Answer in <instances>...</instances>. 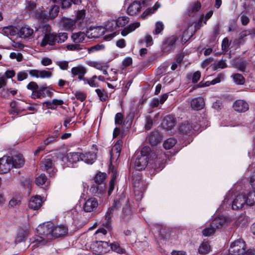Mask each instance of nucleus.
<instances>
[{"label":"nucleus","instance_id":"f3484780","mask_svg":"<svg viewBox=\"0 0 255 255\" xmlns=\"http://www.w3.org/2000/svg\"><path fill=\"white\" fill-rule=\"evenodd\" d=\"M234 109L238 112H245L249 110L248 104L244 100H238L233 104Z\"/></svg>","mask_w":255,"mask_h":255},{"label":"nucleus","instance_id":"49530a36","mask_svg":"<svg viewBox=\"0 0 255 255\" xmlns=\"http://www.w3.org/2000/svg\"><path fill=\"white\" fill-rule=\"evenodd\" d=\"M97 29L93 28L88 30L85 33L86 35V37L88 38H97L99 37V35L96 32Z\"/></svg>","mask_w":255,"mask_h":255},{"label":"nucleus","instance_id":"603ef678","mask_svg":"<svg viewBox=\"0 0 255 255\" xmlns=\"http://www.w3.org/2000/svg\"><path fill=\"white\" fill-rule=\"evenodd\" d=\"M215 229L213 227L211 226V225L210 224L209 227L205 228L203 230L202 233L204 236L207 237L213 235L215 233Z\"/></svg>","mask_w":255,"mask_h":255},{"label":"nucleus","instance_id":"f8f14e48","mask_svg":"<svg viewBox=\"0 0 255 255\" xmlns=\"http://www.w3.org/2000/svg\"><path fill=\"white\" fill-rule=\"evenodd\" d=\"M178 38L175 36H171L167 38L162 45V49L163 52H166L171 50L173 47Z\"/></svg>","mask_w":255,"mask_h":255},{"label":"nucleus","instance_id":"a19ab883","mask_svg":"<svg viewBox=\"0 0 255 255\" xmlns=\"http://www.w3.org/2000/svg\"><path fill=\"white\" fill-rule=\"evenodd\" d=\"M36 17L42 21H47L50 19L48 13L45 10H41L36 13Z\"/></svg>","mask_w":255,"mask_h":255},{"label":"nucleus","instance_id":"423d86ee","mask_svg":"<svg viewBox=\"0 0 255 255\" xmlns=\"http://www.w3.org/2000/svg\"><path fill=\"white\" fill-rule=\"evenodd\" d=\"M15 161L10 156L4 155L0 158V174L8 172L12 167L16 168Z\"/></svg>","mask_w":255,"mask_h":255},{"label":"nucleus","instance_id":"c03bdc74","mask_svg":"<svg viewBox=\"0 0 255 255\" xmlns=\"http://www.w3.org/2000/svg\"><path fill=\"white\" fill-rule=\"evenodd\" d=\"M28 229L26 226L25 227L24 230H22L21 231H19L18 236H17V242H21L25 240L26 237L27 235Z\"/></svg>","mask_w":255,"mask_h":255},{"label":"nucleus","instance_id":"69168bd1","mask_svg":"<svg viewBox=\"0 0 255 255\" xmlns=\"http://www.w3.org/2000/svg\"><path fill=\"white\" fill-rule=\"evenodd\" d=\"M75 96L77 100L81 102L84 101L87 97L86 94L83 92H76L75 94Z\"/></svg>","mask_w":255,"mask_h":255},{"label":"nucleus","instance_id":"ea45409f","mask_svg":"<svg viewBox=\"0 0 255 255\" xmlns=\"http://www.w3.org/2000/svg\"><path fill=\"white\" fill-rule=\"evenodd\" d=\"M15 28L16 27L13 26H8L4 27L2 28V31L3 33L7 36H14L16 35V30H15Z\"/></svg>","mask_w":255,"mask_h":255},{"label":"nucleus","instance_id":"4468645a","mask_svg":"<svg viewBox=\"0 0 255 255\" xmlns=\"http://www.w3.org/2000/svg\"><path fill=\"white\" fill-rule=\"evenodd\" d=\"M246 197L245 195H238L233 201L232 209L233 210H239L242 209L246 204Z\"/></svg>","mask_w":255,"mask_h":255},{"label":"nucleus","instance_id":"774afa93","mask_svg":"<svg viewBox=\"0 0 255 255\" xmlns=\"http://www.w3.org/2000/svg\"><path fill=\"white\" fill-rule=\"evenodd\" d=\"M28 77V74L26 71H23L19 72L17 74V80L18 81H22L24 79H26Z\"/></svg>","mask_w":255,"mask_h":255},{"label":"nucleus","instance_id":"6e6d98bb","mask_svg":"<svg viewBox=\"0 0 255 255\" xmlns=\"http://www.w3.org/2000/svg\"><path fill=\"white\" fill-rule=\"evenodd\" d=\"M164 25L162 22H157L155 23V28L153 32L154 34H158L163 30Z\"/></svg>","mask_w":255,"mask_h":255},{"label":"nucleus","instance_id":"3c124183","mask_svg":"<svg viewBox=\"0 0 255 255\" xmlns=\"http://www.w3.org/2000/svg\"><path fill=\"white\" fill-rule=\"evenodd\" d=\"M47 178L44 174H41L35 179V183L39 186L43 185L47 181Z\"/></svg>","mask_w":255,"mask_h":255},{"label":"nucleus","instance_id":"b1692460","mask_svg":"<svg viewBox=\"0 0 255 255\" xmlns=\"http://www.w3.org/2000/svg\"><path fill=\"white\" fill-rule=\"evenodd\" d=\"M33 33V29L28 26L21 27L19 32L17 33L21 38H27L30 37Z\"/></svg>","mask_w":255,"mask_h":255},{"label":"nucleus","instance_id":"4d7b16f0","mask_svg":"<svg viewBox=\"0 0 255 255\" xmlns=\"http://www.w3.org/2000/svg\"><path fill=\"white\" fill-rule=\"evenodd\" d=\"M140 43H142L143 42L146 43V46H150L153 44L152 38L151 35L149 34H146L143 39H141L139 41Z\"/></svg>","mask_w":255,"mask_h":255},{"label":"nucleus","instance_id":"bb28decb","mask_svg":"<svg viewBox=\"0 0 255 255\" xmlns=\"http://www.w3.org/2000/svg\"><path fill=\"white\" fill-rule=\"evenodd\" d=\"M140 26V23L138 22H134L130 24L128 26L125 27L121 32V34L123 36L127 35L128 33L134 31L136 28Z\"/></svg>","mask_w":255,"mask_h":255},{"label":"nucleus","instance_id":"6e6552de","mask_svg":"<svg viewBox=\"0 0 255 255\" xmlns=\"http://www.w3.org/2000/svg\"><path fill=\"white\" fill-rule=\"evenodd\" d=\"M54 161L51 156H47L42 161L41 168L43 170L46 171L49 174H53L54 172Z\"/></svg>","mask_w":255,"mask_h":255},{"label":"nucleus","instance_id":"5fc2aeb1","mask_svg":"<svg viewBox=\"0 0 255 255\" xmlns=\"http://www.w3.org/2000/svg\"><path fill=\"white\" fill-rule=\"evenodd\" d=\"M66 48L70 51H78L83 49L82 46L79 43L68 44Z\"/></svg>","mask_w":255,"mask_h":255},{"label":"nucleus","instance_id":"5701e85b","mask_svg":"<svg viewBox=\"0 0 255 255\" xmlns=\"http://www.w3.org/2000/svg\"><path fill=\"white\" fill-rule=\"evenodd\" d=\"M64 104L62 100L54 99L51 101H46L43 103V105L48 109L55 110L58 106H61Z\"/></svg>","mask_w":255,"mask_h":255},{"label":"nucleus","instance_id":"393cba45","mask_svg":"<svg viewBox=\"0 0 255 255\" xmlns=\"http://www.w3.org/2000/svg\"><path fill=\"white\" fill-rule=\"evenodd\" d=\"M86 35L84 32L79 31L73 33L71 35V39L75 43L82 42L85 39Z\"/></svg>","mask_w":255,"mask_h":255},{"label":"nucleus","instance_id":"2f4dec72","mask_svg":"<svg viewBox=\"0 0 255 255\" xmlns=\"http://www.w3.org/2000/svg\"><path fill=\"white\" fill-rule=\"evenodd\" d=\"M110 245V250L111 249L113 251L116 252L118 254H125L126 253V250L125 249L123 248L119 243L114 242Z\"/></svg>","mask_w":255,"mask_h":255},{"label":"nucleus","instance_id":"680f3d73","mask_svg":"<svg viewBox=\"0 0 255 255\" xmlns=\"http://www.w3.org/2000/svg\"><path fill=\"white\" fill-rule=\"evenodd\" d=\"M120 152L117 151H113V150H111L110 151V155H111V162H116L119 159L120 155Z\"/></svg>","mask_w":255,"mask_h":255},{"label":"nucleus","instance_id":"f704fd0d","mask_svg":"<svg viewBox=\"0 0 255 255\" xmlns=\"http://www.w3.org/2000/svg\"><path fill=\"white\" fill-rule=\"evenodd\" d=\"M234 67L241 72H244L247 67V63L244 60H237L234 62Z\"/></svg>","mask_w":255,"mask_h":255},{"label":"nucleus","instance_id":"052dcab7","mask_svg":"<svg viewBox=\"0 0 255 255\" xmlns=\"http://www.w3.org/2000/svg\"><path fill=\"white\" fill-rule=\"evenodd\" d=\"M123 145V141L122 140H118L115 145L113 146L111 150L121 153Z\"/></svg>","mask_w":255,"mask_h":255},{"label":"nucleus","instance_id":"13d9d810","mask_svg":"<svg viewBox=\"0 0 255 255\" xmlns=\"http://www.w3.org/2000/svg\"><path fill=\"white\" fill-rule=\"evenodd\" d=\"M54 3L60 2L63 8L69 7L71 4V0H52Z\"/></svg>","mask_w":255,"mask_h":255},{"label":"nucleus","instance_id":"0e129e2a","mask_svg":"<svg viewBox=\"0 0 255 255\" xmlns=\"http://www.w3.org/2000/svg\"><path fill=\"white\" fill-rule=\"evenodd\" d=\"M227 65L225 60H220L218 61L217 64L214 66L213 69L214 70H217L218 68L224 69L227 67Z\"/></svg>","mask_w":255,"mask_h":255},{"label":"nucleus","instance_id":"7ed1b4c3","mask_svg":"<svg viewBox=\"0 0 255 255\" xmlns=\"http://www.w3.org/2000/svg\"><path fill=\"white\" fill-rule=\"evenodd\" d=\"M68 38L67 32H52L49 34L44 35L40 43V46L44 47L47 45L55 46L57 44L64 43Z\"/></svg>","mask_w":255,"mask_h":255},{"label":"nucleus","instance_id":"c756f323","mask_svg":"<svg viewBox=\"0 0 255 255\" xmlns=\"http://www.w3.org/2000/svg\"><path fill=\"white\" fill-rule=\"evenodd\" d=\"M164 154H161L160 157H157L154 161V168L158 170H161L164 165Z\"/></svg>","mask_w":255,"mask_h":255},{"label":"nucleus","instance_id":"e2e57ef3","mask_svg":"<svg viewBox=\"0 0 255 255\" xmlns=\"http://www.w3.org/2000/svg\"><path fill=\"white\" fill-rule=\"evenodd\" d=\"M201 8V4L198 2H194L189 7V10L191 12H196L198 11Z\"/></svg>","mask_w":255,"mask_h":255},{"label":"nucleus","instance_id":"9d476101","mask_svg":"<svg viewBox=\"0 0 255 255\" xmlns=\"http://www.w3.org/2000/svg\"><path fill=\"white\" fill-rule=\"evenodd\" d=\"M106 191L105 184L94 183L90 188V192L94 196L101 197Z\"/></svg>","mask_w":255,"mask_h":255},{"label":"nucleus","instance_id":"c9c22d12","mask_svg":"<svg viewBox=\"0 0 255 255\" xmlns=\"http://www.w3.org/2000/svg\"><path fill=\"white\" fill-rule=\"evenodd\" d=\"M246 197L247 205L253 206L255 204V191L250 192Z\"/></svg>","mask_w":255,"mask_h":255},{"label":"nucleus","instance_id":"bf43d9fd","mask_svg":"<svg viewBox=\"0 0 255 255\" xmlns=\"http://www.w3.org/2000/svg\"><path fill=\"white\" fill-rule=\"evenodd\" d=\"M56 135H49L45 140H43V143L46 146L47 145L53 143L56 139Z\"/></svg>","mask_w":255,"mask_h":255},{"label":"nucleus","instance_id":"de8ad7c7","mask_svg":"<svg viewBox=\"0 0 255 255\" xmlns=\"http://www.w3.org/2000/svg\"><path fill=\"white\" fill-rule=\"evenodd\" d=\"M250 33L248 29L241 31L239 35L238 43L239 44H244L245 41L244 38L248 35H250Z\"/></svg>","mask_w":255,"mask_h":255},{"label":"nucleus","instance_id":"6ab92c4d","mask_svg":"<svg viewBox=\"0 0 255 255\" xmlns=\"http://www.w3.org/2000/svg\"><path fill=\"white\" fill-rule=\"evenodd\" d=\"M141 6L139 1H134L128 7L127 12L129 15H136L141 10Z\"/></svg>","mask_w":255,"mask_h":255},{"label":"nucleus","instance_id":"cd10ccee","mask_svg":"<svg viewBox=\"0 0 255 255\" xmlns=\"http://www.w3.org/2000/svg\"><path fill=\"white\" fill-rule=\"evenodd\" d=\"M46 90V87H40L34 91H32L31 97L34 99L44 98L45 97V90Z\"/></svg>","mask_w":255,"mask_h":255},{"label":"nucleus","instance_id":"a18cd8bd","mask_svg":"<svg viewBox=\"0 0 255 255\" xmlns=\"http://www.w3.org/2000/svg\"><path fill=\"white\" fill-rule=\"evenodd\" d=\"M159 7V4L157 3H155L153 7L147 8L142 13V16L143 17H145L147 15H151V14L153 13Z\"/></svg>","mask_w":255,"mask_h":255},{"label":"nucleus","instance_id":"1a4fd4ad","mask_svg":"<svg viewBox=\"0 0 255 255\" xmlns=\"http://www.w3.org/2000/svg\"><path fill=\"white\" fill-rule=\"evenodd\" d=\"M98 205L97 199L94 197H91L85 201L83 208L85 212H91L96 209Z\"/></svg>","mask_w":255,"mask_h":255},{"label":"nucleus","instance_id":"dca6fc26","mask_svg":"<svg viewBox=\"0 0 255 255\" xmlns=\"http://www.w3.org/2000/svg\"><path fill=\"white\" fill-rule=\"evenodd\" d=\"M61 24L65 30L72 31L76 27V19L63 18L61 20Z\"/></svg>","mask_w":255,"mask_h":255},{"label":"nucleus","instance_id":"338daca9","mask_svg":"<svg viewBox=\"0 0 255 255\" xmlns=\"http://www.w3.org/2000/svg\"><path fill=\"white\" fill-rule=\"evenodd\" d=\"M188 29H186L183 33V35L181 38V42L182 44L185 43L190 38L192 37V34H188Z\"/></svg>","mask_w":255,"mask_h":255},{"label":"nucleus","instance_id":"a878e982","mask_svg":"<svg viewBox=\"0 0 255 255\" xmlns=\"http://www.w3.org/2000/svg\"><path fill=\"white\" fill-rule=\"evenodd\" d=\"M108 231H110L108 230L105 227L98 229L94 235L95 241L104 240Z\"/></svg>","mask_w":255,"mask_h":255},{"label":"nucleus","instance_id":"79ce46f5","mask_svg":"<svg viewBox=\"0 0 255 255\" xmlns=\"http://www.w3.org/2000/svg\"><path fill=\"white\" fill-rule=\"evenodd\" d=\"M129 21V18L126 16L119 17L116 21L118 27H123L126 25Z\"/></svg>","mask_w":255,"mask_h":255},{"label":"nucleus","instance_id":"2eb2a0df","mask_svg":"<svg viewBox=\"0 0 255 255\" xmlns=\"http://www.w3.org/2000/svg\"><path fill=\"white\" fill-rule=\"evenodd\" d=\"M86 73L87 70L86 68L81 65L74 67L71 69L72 77H74L76 76H78V79L80 81L85 80L84 75Z\"/></svg>","mask_w":255,"mask_h":255},{"label":"nucleus","instance_id":"72a5a7b5","mask_svg":"<svg viewBox=\"0 0 255 255\" xmlns=\"http://www.w3.org/2000/svg\"><path fill=\"white\" fill-rule=\"evenodd\" d=\"M26 110L34 111L35 108L27 105L26 103H24L22 101L17 103V114L18 113V111H25Z\"/></svg>","mask_w":255,"mask_h":255},{"label":"nucleus","instance_id":"f257e3e1","mask_svg":"<svg viewBox=\"0 0 255 255\" xmlns=\"http://www.w3.org/2000/svg\"><path fill=\"white\" fill-rule=\"evenodd\" d=\"M36 230L40 235L39 238L44 242H49L53 239L63 238L68 232L67 226L63 224L55 226L50 222L40 225Z\"/></svg>","mask_w":255,"mask_h":255},{"label":"nucleus","instance_id":"aec40b11","mask_svg":"<svg viewBox=\"0 0 255 255\" xmlns=\"http://www.w3.org/2000/svg\"><path fill=\"white\" fill-rule=\"evenodd\" d=\"M191 107L194 110H200L204 108L205 102L202 97L193 99L190 102Z\"/></svg>","mask_w":255,"mask_h":255},{"label":"nucleus","instance_id":"58836bf2","mask_svg":"<svg viewBox=\"0 0 255 255\" xmlns=\"http://www.w3.org/2000/svg\"><path fill=\"white\" fill-rule=\"evenodd\" d=\"M59 11V7L58 6L54 5L51 6L48 13V16L50 17V19L55 18L58 14Z\"/></svg>","mask_w":255,"mask_h":255},{"label":"nucleus","instance_id":"e433bc0d","mask_svg":"<svg viewBox=\"0 0 255 255\" xmlns=\"http://www.w3.org/2000/svg\"><path fill=\"white\" fill-rule=\"evenodd\" d=\"M234 82L237 85H243L245 82V79L240 74L236 73L231 76Z\"/></svg>","mask_w":255,"mask_h":255},{"label":"nucleus","instance_id":"a211bd4d","mask_svg":"<svg viewBox=\"0 0 255 255\" xmlns=\"http://www.w3.org/2000/svg\"><path fill=\"white\" fill-rule=\"evenodd\" d=\"M42 200L40 196L36 195L32 197L28 203L29 208L34 210H38L42 205Z\"/></svg>","mask_w":255,"mask_h":255},{"label":"nucleus","instance_id":"09e8293b","mask_svg":"<svg viewBox=\"0 0 255 255\" xmlns=\"http://www.w3.org/2000/svg\"><path fill=\"white\" fill-rule=\"evenodd\" d=\"M88 65L98 70H102L103 68L105 67L104 63L95 61H88Z\"/></svg>","mask_w":255,"mask_h":255},{"label":"nucleus","instance_id":"4be33fe9","mask_svg":"<svg viewBox=\"0 0 255 255\" xmlns=\"http://www.w3.org/2000/svg\"><path fill=\"white\" fill-rule=\"evenodd\" d=\"M227 223V219L224 217H218L214 219L211 223V226L213 227L216 230L221 228L225 226Z\"/></svg>","mask_w":255,"mask_h":255},{"label":"nucleus","instance_id":"8fccbe9b","mask_svg":"<svg viewBox=\"0 0 255 255\" xmlns=\"http://www.w3.org/2000/svg\"><path fill=\"white\" fill-rule=\"evenodd\" d=\"M25 162V160L22 154L17 153V168L22 167Z\"/></svg>","mask_w":255,"mask_h":255},{"label":"nucleus","instance_id":"412c9836","mask_svg":"<svg viewBox=\"0 0 255 255\" xmlns=\"http://www.w3.org/2000/svg\"><path fill=\"white\" fill-rule=\"evenodd\" d=\"M175 119L172 116H166L162 122L163 127L167 130L171 129L175 125Z\"/></svg>","mask_w":255,"mask_h":255},{"label":"nucleus","instance_id":"c85d7f7f","mask_svg":"<svg viewBox=\"0 0 255 255\" xmlns=\"http://www.w3.org/2000/svg\"><path fill=\"white\" fill-rule=\"evenodd\" d=\"M81 153L79 152H70L67 154V159L71 163H77L80 160H81Z\"/></svg>","mask_w":255,"mask_h":255},{"label":"nucleus","instance_id":"864d4df0","mask_svg":"<svg viewBox=\"0 0 255 255\" xmlns=\"http://www.w3.org/2000/svg\"><path fill=\"white\" fill-rule=\"evenodd\" d=\"M116 175L114 174L113 175L109 183V188L108 189V195L110 196L113 192L115 188V183L116 181Z\"/></svg>","mask_w":255,"mask_h":255},{"label":"nucleus","instance_id":"39448f33","mask_svg":"<svg viewBox=\"0 0 255 255\" xmlns=\"http://www.w3.org/2000/svg\"><path fill=\"white\" fill-rule=\"evenodd\" d=\"M90 250L96 255H102L110 251V245L106 241H94L90 245Z\"/></svg>","mask_w":255,"mask_h":255},{"label":"nucleus","instance_id":"473e14b6","mask_svg":"<svg viewBox=\"0 0 255 255\" xmlns=\"http://www.w3.org/2000/svg\"><path fill=\"white\" fill-rule=\"evenodd\" d=\"M211 250V247L209 244L207 242L202 243L199 247L198 252L200 254H207Z\"/></svg>","mask_w":255,"mask_h":255},{"label":"nucleus","instance_id":"0eeeda50","mask_svg":"<svg viewBox=\"0 0 255 255\" xmlns=\"http://www.w3.org/2000/svg\"><path fill=\"white\" fill-rule=\"evenodd\" d=\"M245 242L242 239H238L233 242L230 246L229 252L234 255H241L246 250Z\"/></svg>","mask_w":255,"mask_h":255},{"label":"nucleus","instance_id":"20e7f679","mask_svg":"<svg viewBox=\"0 0 255 255\" xmlns=\"http://www.w3.org/2000/svg\"><path fill=\"white\" fill-rule=\"evenodd\" d=\"M151 149L149 147H143L139 154L137 156L134 161V168L136 170L144 169L148 163V155Z\"/></svg>","mask_w":255,"mask_h":255},{"label":"nucleus","instance_id":"37998d69","mask_svg":"<svg viewBox=\"0 0 255 255\" xmlns=\"http://www.w3.org/2000/svg\"><path fill=\"white\" fill-rule=\"evenodd\" d=\"M95 91L101 101H106L108 99V94L104 89H97Z\"/></svg>","mask_w":255,"mask_h":255},{"label":"nucleus","instance_id":"7c9ffc66","mask_svg":"<svg viewBox=\"0 0 255 255\" xmlns=\"http://www.w3.org/2000/svg\"><path fill=\"white\" fill-rule=\"evenodd\" d=\"M107 177V174L105 173L99 172L94 177L95 183L105 184L104 181Z\"/></svg>","mask_w":255,"mask_h":255},{"label":"nucleus","instance_id":"ddd939ff","mask_svg":"<svg viewBox=\"0 0 255 255\" xmlns=\"http://www.w3.org/2000/svg\"><path fill=\"white\" fill-rule=\"evenodd\" d=\"M115 209L116 206H112L108 209L105 216V221L103 224V226L109 231L112 230V217H113V212Z\"/></svg>","mask_w":255,"mask_h":255},{"label":"nucleus","instance_id":"f03ea898","mask_svg":"<svg viewBox=\"0 0 255 255\" xmlns=\"http://www.w3.org/2000/svg\"><path fill=\"white\" fill-rule=\"evenodd\" d=\"M201 121L200 118L194 122H185L181 124L179 128L180 132L183 134L190 135L194 131H199L205 128L208 125V121L202 118Z\"/></svg>","mask_w":255,"mask_h":255},{"label":"nucleus","instance_id":"4c0bfd02","mask_svg":"<svg viewBox=\"0 0 255 255\" xmlns=\"http://www.w3.org/2000/svg\"><path fill=\"white\" fill-rule=\"evenodd\" d=\"M177 140L174 138H169L164 141L163 144L164 148L169 149L173 147L176 143Z\"/></svg>","mask_w":255,"mask_h":255},{"label":"nucleus","instance_id":"9b49d317","mask_svg":"<svg viewBox=\"0 0 255 255\" xmlns=\"http://www.w3.org/2000/svg\"><path fill=\"white\" fill-rule=\"evenodd\" d=\"M81 160L88 164H92L97 160V153L89 151L85 153H81Z\"/></svg>","mask_w":255,"mask_h":255}]
</instances>
